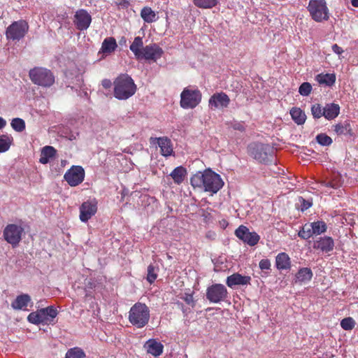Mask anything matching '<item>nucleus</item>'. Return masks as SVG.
Segmentation results:
<instances>
[{
	"instance_id": "1",
	"label": "nucleus",
	"mask_w": 358,
	"mask_h": 358,
	"mask_svg": "<svg viewBox=\"0 0 358 358\" xmlns=\"http://www.w3.org/2000/svg\"><path fill=\"white\" fill-rule=\"evenodd\" d=\"M190 183L194 188H199L205 192L216 194L224 185L220 176L210 169L198 171L190 178Z\"/></svg>"
},
{
	"instance_id": "2",
	"label": "nucleus",
	"mask_w": 358,
	"mask_h": 358,
	"mask_svg": "<svg viewBox=\"0 0 358 358\" xmlns=\"http://www.w3.org/2000/svg\"><path fill=\"white\" fill-rule=\"evenodd\" d=\"M136 91L134 80L127 74H122L114 81V96L119 100H127Z\"/></svg>"
},
{
	"instance_id": "3",
	"label": "nucleus",
	"mask_w": 358,
	"mask_h": 358,
	"mask_svg": "<svg viewBox=\"0 0 358 358\" xmlns=\"http://www.w3.org/2000/svg\"><path fill=\"white\" fill-rule=\"evenodd\" d=\"M150 309L143 303L137 302L131 306L129 312V321L138 329L146 326L150 320Z\"/></svg>"
},
{
	"instance_id": "4",
	"label": "nucleus",
	"mask_w": 358,
	"mask_h": 358,
	"mask_svg": "<svg viewBox=\"0 0 358 358\" xmlns=\"http://www.w3.org/2000/svg\"><path fill=\"white\" fill-rule=\"evenodd\" d=\"M30 80L35 85L50 87L55 83V76L52 72L43 67H35L29 72Z\"/></svg>"
},
{
	"instance_id": "5",
	"label": "nucleus",
	"mask_w": 358,
	"mask_h": 358,
	"mask_svg": "<svg viewBox=\"0 0 358 358\" xmlns=\"http://www.w3.org/2000/svg\"><path fill=\"white\" fill-rule=\"evenodd\" d=\"M57 314V310L54 306H50L31 313L27 317V320L34 324H49L53 322Z\"/></svg>"
},
{
	"instance_id": "6",
	"label": "nucleus",
	"mask_w": 358,
	"mask_h": 358,
	"mask_svg": "<svg viewBox=\"0 0 358 358\" xmlns=\"http://www.w3.org/2000/svg\"><path fill=\"white\" fill-rule=\"evenodd\" d=\"M24 233V229L21 224H8L3 229V237L14 248L22 241Z\"/></svg>"
},
{
	"instance_id": "7",
	"label": "nucleus",
	"mask_w": 358,
	"mask_h": 358,
	"mask_svg": "<svg viewBox=\"0 0 358 358\" xmlns=\"http://www.w3.org/2000/svg\"><path fill=\"white\" fill-rule=\"evenodd\" d=\"M201 101V93L198 89L185 88L180 94V106L184 109H192Z\"/></svg>"
},
{
	"instance_id": "8",
	"label": "nucleus",
	"mask_w": 358,
	"mask_h": 358,
	"mask_svg": "<svg viewBox=\"0 0 358 358\" xmlns=\"http://www.w3.org/2000/svg\"><path fill=\"white\" fill-rule=\"evenodd\" d=\"M248 148L250 155L261 163L266 164L272 157L273 149L268 144L254 143Z\"/></svg>"
},
{
	"instance_id": "9",
	"label": "nucleus",
	"mask_w": 358,
	"mask_h": 358,
	"mask_svg": "<svg viewBox=\"0 0 358 358\" xmlns=\"http://www.w3.org/2000/svg\"><path fill=\"white\" fill-rule=\"evenodd\" d=\"M308 10L312 18L316 22L329 19V10L325 0H310Z\"/></svg>"
},
{
	"instance_id": "10",
	"label": "nucleus",
	"mask_w": 358,
	"mask_h": 358,
	"mask_svg": "<svg viewBox=\"0 0 358 358\" xmlns=\"http://www.w3.org/2000/svg\"><path fill=\"white\" fill-rule=\"evenodd\" d=\"M29 30L28 23L23 20L13 22L6 31V38L9 40L20 41Z\"/></svg>"
},
{
	"instance_id": "11",
	"label": "nucleus",
	"mask_w": 358,
	"mask_h": 358,
	"mask_svg": "<svg viewBox=\"0 0 358 358\" xmlns=\"http://www.w3.org/2000/svg\"><path fill=\"white\" fill-rule=\"evenodd\" d=\"M227 297V289L222 284H214L206 290V299L210 303H219L225 301Z\"/></svg>"
},
{
	"instance_id": "12",
	"label": "nucleus",
	"mask_w": 358,
	"mask_h": 358,
	"mask_svg": "<svg viewBox=\"0 0 358 358\" xmlns=\"http://www.w3.org/2000/svg\"><path fill=\"white\" fill-rule=\"evenodd\" d=\"M64 178L70 186L76 187L84 180V169L80 166H73L64 173Z\"/></svg>"
},
{
	"instance_id": "13",
	"label": "nucleus",
	"mask_w": 358,
	"mask_h": 358,
	"mask_svg": "<svg viewBox=\"0 0 358 358\" xmlns=\"http://www.w3.org/2000/svg\"><path fill=\"white\" fill-rule=\"evenodd\" d=\"M98 202L95 199L84 201L80 206V220L83 222H87L97 212Z\"/></svg>"
},
{
	"instance_id": "14",
	"label": "nucleus",
	"mask_w": 358,
	"mask_h": 358,
	"mask_svg": "<svg viewBox=\"0 0 358 358\" xmlns=\"http://www.w3.org/2000/svg\"><path fill=\"white\" fill-rule=\"evenodd\" d=\"M236 236L250 246H254L257 244L260 239V236L255 231H250L248 228L241 225L235 231Z\"/></svg>"
},
{
	"instance_id": "15",
	"label": "nucleus",
	"mask_w": 358,
	"mask_h": 358,
	"mask_svg": "<svg viewBox=\"0 0 358 358\" xmlns=\"http://www.w3.org/2000/svg\"><path fill=\"white\" fill-rule=\"evenodd\" d=\"M230 103L229 96L223 92H216L213 94L209 99L208 106L210 109H224L227 108Z\"/></svg>"
},
{
	"instance_id": "16",
	"label": "nucleus",
	"mask_w": 358,
	"mask_h": 358,
	"mask_svg": "<svg viewBox=\"0 0 358 358\" xmlns=\"http://www.w3.org/2000/svg\"><path fill=\"white\" fill-rule=\"evenodd\" d=\"M162 49L156 43L148 45L143 48L141 59L156 62L163 55Z\"/></svg>"
},
{
	"instance_id": "17",
	"label": "nucleus",
	"mask_w": 358,
	"mask_h": 358,
	"mask_svg": "<svg viewBox=\"0 0 358 358\" xmlns=\"http://www.w3.org/2000/svg\"><path fill=\"white\" fill-rule=\"evenodd\" d=\"M73 22L78 30L84 31L90 27L92 17L86 10L80 9L75 13Z\"/></svg>"
},
{
	"instance_id": "18",
	"label": "nucleus",
	"mask_w": 358,
	"mask_h": 358,
	"mask_svg": "<svg viewBox=\"0 0 358 358\" xmlns=\"http://www.w3.org/2000/svg\"><path fill=\"white\" fill-rule=\"evenodd\" d=\"M334 239L330 236H324L314 241L313 248L324 253H329L334 250Z\"/></svg>"
},
{
	"instance_id": "19",
	"label": "nucleus",
	"mask_w": 358,
	"mask_h": 358,
	"mask_svg": "<svg viewBox=\"0 0 358 358\" xmlns=\"http://www.w3.org/2000/svg\"><path fill=\"white\" fill-rule=\"evenodd\" d=\"M150 143L157 144L161 154L164 157L171 156L173 153L171 141L167 137L150 138Z\"/></svg>"
},
{
	"instance_id": "20",
	"label": "nucleus",
	"mask_w": 358,
	"mask_h": 358,
	"mask_svg": "<svg viewBox=\"0 0 358 358\" xmlns=\"http://www.w3.org/2000/svg\"><path fill=\"white\" fill-rule=\"evenodd\" d=\"M143 348L147 353L150 354L155 357L160 356L163 353L164 350L163 344L154 338L148 340L145 343Z\"/></svg>"
},
{
	"instance_id": "21",
	"label": "nucleus",
	"mask_w": 358,
	"mask_h": 358,
	"mask_svg": "<svg viewBox=\"0 0 358 358\" xmlns=\"http://www.w3.org/2000/svg\"><path fill=\"white\" fill-rule=\"evenodd\" d=\"M251 278L248 275H242L238 273H234L227 278L226 284L229 287H234L236 285H250Z\"/></svg>"
},
{
	"instance_id": "22",
	"label": "nucleus",
	"mask_w": 358,
	"mask_h": 358,
	"mask_svg": "<svg viewBox=\"0 0 358 358\" xmlns=\"http://www.w3.org/2000/svg\"><path fill=\"white\" fill-rule=\"evenodd\" d=\"M324 108V117L328 120H331L337 117L340 113V106L337 103H327Z\"/></svg>"
},
{
	"instance_id": "23",
	"label": "nucleus",
	"mask_w": 358,
	"mask_h": 358,
	"mask_svg": "<svg viewBox=\"0 0 358 358\" xmlns=\"http://www.w3.org/2000/svg\"><path fill=\"white\" fill-rule=\"evenodd\" d=\"M275 266L278 270H287L291 268V259L285 252L279 253L275 257Z\"/></svg>"
},
{
	"instance_id": "24",
	"label": "nucleus",
	"mask_w": 358,
	"mask_h": 358,
	"mask_svg": "<svg viewBox=\"0 0 358 358\" xmlns=\"http://www.w3.org/2000/svg\"><path fill=\"white\" fill-rule=\"evenodd\" d=\"M313 276V273L310 268H301L295 275V282L299 283H307L311 280Z\"/></svg>"
},
{
	"instance_id": "25",
	"label": "nucleus",
	"mask_w": 358,
	"mask_h": 358,
	"mask_svg": "<svg viewBox=\"0 0 358 358\" xmlns=\"http://www.w3.org/2000/svg\"><path fill=\"white\" fill-rule=\"evenodd\" d=\"M336 77L334 73H320L315 76V80L320 85L331 87L336 83Z\"/></svg>"
},
{
	"instance_id": "26",
	"label": "nucleus",
	"mask_w": 358,
	"mask_h": 358,
	"mask_svg": "<svg viewBox=\"0 0 358 358\" xmlns=\"http://www.w3.org/2000/svg\"><path fill=\"white\" fill-rule=\"evenodd\" d=\"M57 150L50 145L43 147L41 150L39 162L42 164H46L50 162L56 155Z\"/></svg>"
},
{
	"instance_id": "27",
	"label": "nucleus",
	"mask_w": 358,
	"mask_h": 358,
	"mask_svg": "<svg viewBox=\"0 0 358 358\" xmlns=\"http://www.w3.org/2000/svg\"><path fill=\"white\" fill-rule=\"evenodd\" d=\"M31 301V297L27 294H20L12 302L11 306L15 310L25 309Z\"/></svg>"
},
{
	"instance_id": "28",
	"label": "nucleus",
	"mask_w": 358,
	"mask_h": 358,
	"mask_svg": "<svg viewBox=\"0 0 358 358\" xmlns=\"http://www.w3.org/2000/svg\"><path fill=\"white\" fill-rule=\"evenodd\" d=\"M187 176V170L182 166L175 168L170 173V176L173 180L174 182L180 185L181 184Z\"/></svg>"
},
{
	"instance_id": "29",
	"label": "nucleus",
	"mask_w": 358,
	"mask_h": 358,
	"mask_svg": "<svg viewBox=\"0 0 358 358\" xmlns=\"http://www.w3.org/2000/svg\"><path fill=\"white\" fill-rule=\"evenodd\" d=\"M143 48H144L143 38L140 36H136L134 38L133 43L130 45L129 49L134 53L135 57L141 60Z\"/></svg>"
},
{
	"instance_id": "30",
	"label": "nucleus",
	"mask_w": 358,
	"mask_h": 358,
	"mask_svg": "<svg viewBox=\"0 0 358 358\" xmlns=\"http://www.w3.org/2000/svg\"><path fill=\"white\" fill-rule=\"evenodd\" d=\"M334 132L338 136H352V128L348 121L339 122L334 125Z\"/></svg>"
},
{
	"instance_id": "31",
	"label": "nucleus",
	"mask_w": 358,
	"mask_h": 358,
	"mask_svg": "<svg viewBox=\"0 0 358 358\" xmlns=\"http://www.w3.org/2000/svg\"><path fill=\"white\" fill-rule=\"evenodd\" d=\"M117 47L116 41L113 37L105 38L102 43L101 51L103 53L110 54L113 52Z\"/></svg>"
},
{
	"instance_id": "32",
	"label": "nucleus",
	"mask_w": 358,
	"mask_h": 358,
	"mask_svg": "<svg viewBox=\"0 0 358 358\" xmlns=\"http://www.w3.org/2000/svg\"><path fill=\"white\" fill-rule=\"evenodd\" d=\"M142 19L147 23H152L157 20V13L149 7H144L141 11Z\"/></svg>"
},
{
	"instance_id": "33",
	"label": "nucleus",
	"mask_w": 358,
	"mask_h": 358,
	"mask_svg": "<svg viewBox=\"0 0 358 358\" xmlns=\"http://www.w3.org/2000/svg\"><path fill=\"white\" fill-rule=\"evenodd\" d=\"M290 115L292 120L298 125L303 124L306 119L305 113L299 108H293L290 110Z\"/></svg>"
},
{
	"instance_id": "34",
	"label": "nucleus",
	"mask_w": 358,
	"mask_h": 358,
	"mask_svg": "<svg viewBox=\"0 0 358 358\" xmlns=\"http://www.w3.org/2000/svg\"><path fill=\"white\" fill-rule=\"evenodd\" d=\"M312 232L314 235H320L327 231V226L326 223L322 220H317L311 222Z\"/></svg>"
},
{
	"instance_id": "35",
	"label": "nucleus",
	"mask_w": 358,
	"mask_h": 358,
	"mask_svg": "<svg viewBox=\"0 0 358 358\" xmlns=\"http://www.w3.org/2000/svg\"><path fill=\"white\" fill-rule=\"evenodd\" d=\"M13 137L8 134L0 136V152L7 151L13 142Z\"/></svg>"
},
{
	"instance_id": "36",
	"label": "nucleus",
	"mask_w": 358,
	"mask_h": 358,
	"mask_svg": "<svg viewBox=\"0 0 358 358\" xmlns=\"http://www.w3.org/2000/svg\"><path fill=\"white\" fill-rule=\"evenodd\" d=\"M85 357L84 351L76 347L69 349L66 353L65 358H84Z\"/></svg>"
},
{
	"instance_id": "37",
	"label": "nucleus",
	"mask_w": 358,
	"mask_h": 358,
	"mask_svg": "<svg viewBox=\"0 0 358 358\" xmlns=\"http://www.w3.org/2000/svg\"><path fill=\"white\" fill-rule=\"evenodd\" d=\"M314 235L312 232L311 224H305L299 231L298 236L304 240H307Z\"/></svg>"
},
{
	"instance_id": "38",
	"label": "nucleus",
	"mask_w": 358,
	"mask_h": 358,
	"mask_svg": "<svg viewBox=\"0 0 358 358\" xmlns=\"http://www.w3.org/2000/svg\"><path fill=\"white\" fill-rule=\"evenodd\" d=\"M316 142L322 146H329L332 143V139L326 134L321 133L316 136Z\"/></svg>"
},
{
	"instance_id": "39",
	"label": "nucleus",
	"mask_w": 358,
	"mask_h": 358,
	"mask_svg": "<svg viewBox=\"0 0 358 358\" xmlns=\"http://www.w3.org/2000/svg\"><path fill=\"white\" fill-rule=\"evenodd\" d=\"M194 4L203 8H211L216 6L217 0H194Z\"/></svg>"
},
{
	"instance_id": "40",
	"label": "nucleus",
	"mask_w": 358,
	"mask_h": 358,
	"mask_svg": "<svg viewBox=\"0 0 358 358\" xmlns=\"http://www.w3.org/2000/svg\"><path fill=\"white\" fill-rule=\"evenodd\" d=\"M10 124L12 128L17 132H22L25 129L24 121L19 117L13 119Z\"/></svg>"
},
{
	"instance_id": "41",
	"label": "nucleus",
	"mask_w": 358,
	"mask_h": 358,
	"mask_svg": "<svg viewBox=\"0 0 358 358\" xmlns=\"http://www.w3.org/2000/svg\"><path fill=\"white\" fill-rule=\"evenodd\" d=\"M147 280L152 284L157 277L158 268L150 264L148 267Z\"/></svg>"
},
{
	"instance_id": "42",
	"label": "nucleus",
	"mask_w": 358,
	"mask_h": 358,
	"mask_svg": "<svg viewBox=\"0 0 358 358\" xmlns=\"http://www.w3.org/2000/svg\"><path fill=\"white\" fill-rule=\"evenodd\" d=\"M355 326V322L353 318L348 317L341 321V327L346 331L352 330Z\"/></svg>"
},
{
	"instance_id": "43",
	"label": "nucleus",
	"mask_w": 358,
	"mask_h": 358,
	"mask_svg": "<svg viewBox=\"0 0 358 358\" xmlns=\"http://www.w3.org/2000/svg\"><path fill=\"white\" fill-rule=\"evenodd\" d=\"M311 113L315 119H319L324 117V108L319 103L314 104L311 107Z\"/></svg>"
},
{
	"instance_id": "44",
	"label": "nucleus",
	"mask_w": 358,
	"mask_h": 358,
	"mask_svg": "<svg viewBox=\"0 0 358 358\" xmlns=\"http://www.w3.org/2000/svg\"><path fill=\"white\" fill-rule=\"evenodd\" d=\"M312 91V85L308 82L303 83L299 88V93L303 96H308Z\"/></svg>"
},
{
	"instance_id": "45",
	"label": "nucleus",
	"mask_w": 358,
	"mask_h": 358,
	"mask_svg": "<svg viewBox=\"0 0 358 358\" xmlns=\"http://www.w3.org/2000/svg\"><path fill=\"white\" fill-rule=\"evenodd\" d=\"M299 201L301 203L300 209L303 212L308 209L312 206V203L310 201H307L302 197L299 198Z\"/></svg>"
},
{
	"instance_id": "46",
	"label": "nucleus",
	"mask_w": 358,
	"mask_h": 358,
	"mask_svg": "<svg viewBox=\"0 0 358 358\" xmlns=\"http://www.w3.org/2000/svg\"><path fill=\"white\" fill-rule=\"evenodd\" d=\"M259 268L264 270H270L271 269V262L268 259H263L259 262Z\"/></svg>"
},
{
	"instance_id": "47",
	"label": "nucleus",
	"mask_w": 358,
	"mask_h": 358,
	"mask_svg": "<svg viewBox=\"0 0 358 358\" xmlns=\"http://www.w3.org/2000/svg\"><path fill=\"white\" fill-rule=\"evenodd\" d=\"M232 127H233L235 130H238V131H244V129H245L244 124H243L242 122H234V123L232 124Z\"/></svg>"
},
{
	"instance_id": "48",
	"label": "nucleus",
	"mask_w": 358,
	"mask_h": 358,
	"mask_svg": "<svg viewBox=\"0 0 358 358\" xmlns=\"http://www.w3.org/2000/svg\"><path fill=\"white\" fill-rule=\"evenodd\" d=\"M331 48L333 52L337 55H341L343 52V50L337 44H334Z\"/></svg>"
},
{
	"instance_id": "49",
	"label": "nucleus",
	"mask_w": 358,
	"mask_h": 358,
	"mask_svg": "<svg viewBox=\"0 0 358 358\" xmlns=\"http://www.w3.org/2000/svg\"><path fill=\"white\" fill-rule=\"evenodd\" d=\"M111 81L108 79H104L102 80V85L104 88L108 89L111 87Z\"/></svg>"
},
{
	"instance_id": "50",
	"label": "nucleus",
	"mask_w": 358,
	"mask_h": 358,
	"mask_svg": "<svg viewBox=\"0 0 358 358\" xmlns=\"http://www.w3.org/2000/svg\"><path fill=\"white\" fill-rule=\"evenodd\" d=\"M323 185L327 187L336 188V185L334 182L331 181H324L322 182Z\"/></svg>"
},
{
	"instance_id": "51",
	"label": "nucleus",
	"mask_w": 358,
	"mask_h": 358,
	"mask_svg": "<svg viewBox=\"0 0 358 358\" xmlns=\"http://www.w3.org/2000/svg\"><path fill=\"white\" fill-rule=\"evenodd\" d=\"M78 132H71L69 136V139L71 140V141H73V140H75L78 136Z\"/></svg>"
},
{
	"instance_id": "52",
	"label": "nucleus",
	"mask_w": 358,
	"mask_h": 358,
	"mask_svg": "<svg viewBox=\"0 0 358 358\" xmlns=\"http://www.w3.org/2000/svg\"><path fill=\"white\" fill-rule=\"evenodd\" d=\"M6 125V121L0 117V129H3Z\"/></svg>"
},
{
	"instance_id": "53",
	"label": "nucleus",
	"mask_w": 358,
	"mask_h": 358,
	"mask_svg": "<svg viewBox=\"0 0 358 358\" xmlns=\"http://www.w3.org/2000/svg\"><path fill=\"white\" fill-rule=\"evenodd\" d=\"M185 301L187 303L190 304L192 302H193V297L192 295H187L185 297Z\"/></svg>"
},
{
	"instance_id": "54",
	"label": "nucleus",
	"mask_w": 358,
	"mask_h": 358,
	"mask_svg": "<svg viewBox=\"0 0 358 358\" xmlns=\"http://www.w3.org/2000/svg\"><path fill=\"white\" fill-rule=\"evenodd\" d=\"M352 6L358 8V0H350Z\"/></svg>"
},
{
	"instance_id": "55",
	"label": "nucleus",
	"mask_w": 358,
	"mask_h": 358,
	"mask_svg": "<svg viewBox=\"0 0 358 358\" xmlns=\"http://www.w3.org/2000/svg\"><path fill=\"white\" fill-rule=\"evenodd\" d=\"M84 96H87V92H85V93H84Z\"/></svg>"
}]
</instances>
